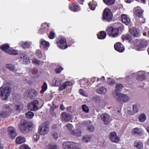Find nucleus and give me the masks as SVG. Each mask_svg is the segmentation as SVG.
Here are the masks:
<instances>
[{
  "label": "nucleus",
  "mask_w": 149,
  "mask_h": 149,
  "mask_svg": "<svg viewBox=\"0 0 149 149\" xmlns=\"http://www.w3.org/2000/svg\"><path fill=\"white\" fill-rule=\"evenodd\" d=\"M19 127L21 132L24 133H27L33 129L32 125L24 120H21Z\"/></svg>",
  "instance_id": "nucleus-1"
},
{
  "label": "nucleus",
  "mask_w": 149,
  "mask_h": 149,
  "mask_svg": "<svg viewBox=\"0 0 149 149\" xmlns=\"http://www.w3.org/2000/svg\"><path fill=\"white\" fill-rule=\"evenodd\" d=\"M13 109L11 105H4L3 107V111L0 112V119L6 117L9 113L11 112Z\"/></svg>",
  "instance_id": "nucleus-2"
},
{
  "label": "nucleus",
  "mask_w": 149,
  "mask_h": 149,
  "mask_svg": "<svg viewBox=\"0 0 149 149\" xmlns=\"http://www.w3.org/2000/svg\"><path fill=\"white\" fill-rule=\"evenodd\" d=\"M64 149H80L81 147L79 144L70 142H64L62 144Z\"/></svg>",
  "instance_id": "nucleus-3"
},
{
  "label": "nucleus",
  "mask_w": 149,
  "mask_h": 149,
  "mask_svg": "<svg viewBox=\"0 0 149 149\" xmlns=\"http://www.w3.org/2000/svg\"><path fill=\"white\" fill-rule=\"evenodd\" d=\"M114 96L116 99L117 102L122 103L125 102L129 100V97L127 95L125 94H114Z\"/></svg>",
  "instance_id": "nucleus-4"
},
{
  "label": "nucleus",
  "mask_w": 149,
  "mask_h": 149,
  "mask_svg": "<svg viewBox=\"0 0 149 149\" xmlns=\"http://www.w3.org/2000/svg\"><path fill=\"white\" fill-rule=\"evenodd\" d=\"M143 13V10L140 7H139L135 8L133 10L134 16L135 17H139L140 19H142L143 20L142 21L139 20V22L140 23H143L144 22L145 20L142 17Z\"/></svg>",
  "instance_id": "nucleus-5"
},
{
  "label": "nucleus",
  "mask_w": 149,
  "mask_h": 149,
  "mask_svg": "<svg viewBox=\"0 0 149 149\" xmlns=\"http://www.w3.org/2000/svg\"><path fill=\"white\" fill-rule=\"evenodd\" d=\"M56 44L59 48L62 49H65L67 48L65 39L63 37H59L57 38Z\"/></svg>",
  "instance_id": "nucleus-6"
},
{
  "label": "nucleus",
  "mask_w": 149,
  "mask_h": 149,
  "mask_svg": "<svg viewBox=\"0 0 149 149\" xmlns=\"http://www.w3.org/2000/svg\"><path fill=\"white\" fill-rule=\"evenodd\" d=\"M112 15L110 10L108 8H105L103 13V19L106 21L110 22L112 19Z\"/></svg>",
  "instance_id": "nucleus-7"
},
{
  "label": "nucleus",
  "mask_w": 149,
  "mask_h": 149,
  "mask_svg": "<svg viewBox=\"0 0 149 149\" xmlns=\"http://www.w3.org/2000/svg\"><path fill=\"white\" fill-rule=\"evenodd\" d=\"M107 31L108 34L113 37H117L119 35V31H118L117 28H114L112 26L109 27Z\"/></svg>",
  "instance_id": "nucleus-8"
},
{
  "label": "nucleus",
  "mask_w": 149,
  "mask_h": 149,
  "mask_svg": "<svg viewBox=\"0 0 149 149\" xmlns=\"http://www.w3.org/2000/svg\"><path fill=\"white\" fill-rule=\"evenodd\" d=\"M38 101L37 100H34L28 104V109L31 111H36L38 109Z\"/></svg>",
  "instance_id": "nucleus-9"
},
{
  "label": "nucleus",
  "mask_w": 149,
  "mask_h": 149,
  "mask_svg": "<svg viewBox=\"0 0 149 149\" xmlns=\"http://www.w3.org/2000/svg\"><path fill=\"white\" fill-rule=\"evenodd\" d=\"M109 138L110 141L115 143L118 142L120 140L119 137L115 132H111L109 135Z\"/></svg>",
  "instance_id": "nucleus-10"
},
{
  "label": "nucleus",
  "mask_w": 149,
  "mask_h": 149,
  "mask_svg": "<svg viewBox=\"0 0 149 149\" xmlns=\"http://www.w3.org/2000/svg\"><path fill=\"white\" fill-rule=\"evenodd\" d=\"M19 57L20 59V60L23 61L24 64H27L30 62V60L27 57V53L26 52H22L19 54Z\"/></svg>",
  "instance_id": "nucleus-11"
},
{
  "label": "nucleus",
  "mask_w": 149,
  "mask_h": 149,
  "mask_svg": "<svg viewBox=\"0 0 149 149\" xmlns=\"http://www.w3.org/2000/svg\"><path fill=\"white\" fill-rule=\"evenodd\" d=\"M49 130V128L45 125H44L39 127L38 132L40 135H44L48 132Z\"/></svg>",
  "instance_id": "nucleus-12"
},
{
  "label": "nucleus",
  "mask_w": 149,
  "mask_h": 149,
  "mask_svg": "<svg viewBox=\"0 0 149 149\" xmlns=\"http://www.w3.org/2000/svg\"><path fill=\"white\" fill-rule=\"evenodd\" d=\"M61 117L62 120L64 121H68L72 118L71 115L65 112H64L61 113Z\"/></svg>",
  "instance_id": "nucleus-13"
},
{
  "label": "nucleus",
  "mask_w": 149,
  "mask_h": 149,
  "mask_svg": "<svg viewBox=\"0 0 149 149\" xmlns=\"http://www.w3.org/2000/svg\"><path fill=\"white\" fill-rule=\"evenodd\" d=\"M131 132L134 135H137L141 136L143 134L144 131L141 129L136 127L132 130Z\"/></svg>",
  "instance_id": "nucleus-14"
},
{
  "label": "nucleus",
  "mask_w": 149,
  "mask_h": 149,
  "mask_svg": "<svg viewBox=\"0 0 149 149\" xmlns=\"http://www.w3.org/2000/svg\"><path fill=\"white\" fill-rule=\"evenodd\" d=\"M114 47L115 49L119 52H123L125 48L123 45L120 42H118L114 45Z\"/></svg>",
  "instance_id": "nucleus-15"
},
{
  "label": "nucleus",
  "mask_w": 149,
  "mask_h": 149,
  "mask_svg": "<svg viewBox=\"0 0 149 149\" xmlns=\"http://www.w3.org/2000/svg\"><path fill=\"white\" fill-rule=\"evenodd\" d=\"M121 18L122 22L126 25L130 23V19L129 17L126 14H123L121 15Z\"/></svg>",
  "instance_id": "nucleus-16"
},
{
  "label": "nucleus",
  "mask_w": 149,
  "mask_h": 149,
  "mask_svg": "<svg viewBox=\"0 0 149 149\" xmlns=\"http://www.w3.org/2000/svg\"><path fill=\"white\" fill-rule=\"evenodd\" d=\"M8 130L9 132V136L11 138L14 139L17 136L16 133L13 127H8Z\"/></svg>",
  "instance_id": "nucleus-17"
},
{
  "label": "nucleus",
  "mask_w": 149,
  "mask_h": 149,
  "mask_svg": "<svg viewBox=\"0 0 149 149\" xmlns=\"http://www.w3.org/2000/svg\"><path fill=\"white\" fill-rule=\"evenodd\" d=\"M11 88L9 86H6L3 85L0 88V93H10Z\"/></svg>",
  "instance_id": "nucleus-18"
},
{
  "label": "nucleus",
  "mask_w": 149,
  "mask_h": 149,
  "mask_svg": "<svg viewBox=\"0 0 149 149\" xmlns=\"http://www.w3.org/2000/svg\"><path fill=\"white\" fill-rule=\"evenodd\" d=\"M69 9L73 11H77L80 10V8L77 3H73L70 5Z\"/></svg>",
  "instance_id": "nucleus-19"
},
{
  "label": "nucleus",
  "mask_w": 149,
  "mask_h": 149,
  "mask_svg": "<svg viewBox=\"0 0 149 149\" xmlns=\"http://www.w3.org/2000/svg\"><path fill=\"white\" fill-rule=\"evenodd\" d=\"M40 45L41 48L47 49L49 46V43L43 39H41L40 41Z\"/></svg>",
  "instance_id": "nucleus-20"
},
{
  "label": "nucleus",
  "mask_w": 149,
  "mask_h": 149,
  "mask_svg": "<svg viewBox=\"0 0 149 149\" xmlns=\"http://www.w3.org/2000/svg\"><path fill=\"white\" fill-rule=\"evenodd\" d=\"M6 67L9 70L13 72H17L18 69L14 65L11 63H8L6 65Z\"/></svg>",
  "instance_id": "nucleus-21"
},
{
  "label": "nucleus",
  "mask_w": 149,
  "mask_h": 149,
  "mask_svg": "<svg viewBox=\"0 0 149 149\" xmlns=\"http://www.w3.org/2000/svg\"><path fill=\"white\" fill-rule=\"evenodd\" d=\"M139 44L137 45V47L140 48H143L146 47L147 46L148 42L145 39L139 40Z\"/></svg>",
  "instance_id": "nucleus-22"
},
{
  "label": "nucleus",
  "mask_w": 149,
  "mask_h": 149,
  "mask_svg": "<svg viewBox=\"0 0 149 149\" xmlns=\"http://www.w3.org/2000/svg\"><path fill=\"white\" fill-rule=\"evenodd\" d=\"M111 121L110 116L107 113L103 114V122L106 125L108 124Z\"/></svg>",
  "instance_id": "nucleus-23"
},
{
  "label": "nucleus",
  "mask_w": 149,
  "mask_h": 149,
  "mask_svg": "<svg viewBox=\"0 0 149 149\" xmlns=\"http://www.w3.org/2000/svg\"><path fill=\"white\" fill-rule=\"evenodd\" d=\"M130 33L132 36L134 37H138L139 36V30L134 27L130 29Z\"/></svg>",
  "instance_id": "nucleus-24"
},
{
  "label": "nucleus",
  "mask_w": 149,
  "mask_h": 149,
  "mask_svg": "<svg viewBox=\"0 0 149 149\" xmlns=\"http://www.w3.org/2000/svg\"><path fill=\"white\" fill-rule=\"evenodd\" d=\"M134 145L137 149H143V144L141 141H136L134 142Z\"/></svg>",
  "instance_id": "nucleus-25"
},
{
  "label": "nucleus",
  "mask_w": 149,
  "mask_h": 149,
  "mask_svg": "<svg viewBox=\"0 0 149 149\" xmlns=\"http://www.w3.org/2000/svg\"><path fill=\"white\" fill-rule=\"evenodd\" d=\"M9 45L7 44H5L1 46V49L4 52L8 53L10 48Z\"/></svg>",
  "instance_id": "nucleus-26"
},
{
  "label": "nucleus",
  "mask_w": 149,
  "mask_h": 149,
  "mask_svg": "<svg viewBox=\"0 0 149 149\" xmlns=\"http://www.w3.org/2000/svg\"><path fill=\"white\" fill-rule=\"evenodd\" d=\"M26 141L25 138L22 136H18L16 139V142L17 144H20L24 143Z\"/></svg>",
  "instance_id": "nucleus-27"
},
{
  "label": "nucleus",
  "mask_w": 149,
  "mask_h": 149,
  "mask_svg": "<svg viewBox=\"0 0 149 149\" xmlns=\"http://www.w3.org/2000/svg\"><path fill=\"white\" fill-rule=\"evenodd\" d=\"M49 25L46 23L42 24V27L40 29V31L42 33L46 32L49 28Z\"/></svg>",
  "instance_id": "nucleus-28"
},
{
  "label": "nucleus",
  "mask_w": 149,
  "mask_h": 149,
  "mask_svg": "<svg viewBox=\"0 0 149 149\" xmlns=\"http://www.w3.org/2000/svg\"><path fill=\"white\" fill-rule=\"evenodd\" d=\"M139 121L140 122H143L146 119V116L145 114L143 113L141 114L138 117Z\"/></svg>",
  "instance_id": "nucleus-29"
},
{
  "label": "nucleus",
  "mask_w": 149,
  "mask_h": 149,
  "mask_svg": "<svg viewBox=\"0 0 149 149\" xmlns=\"http://www.w3.org/2000/svg\"><path fill=\"white\" fill-rule=\"evenodd\" d=\"M70 133L73 135L77 137H80L81 135V132L79 131H74L72 130H71Z\"/></svg>",
  "instance_id": "nucleus-30"
},
{
  "label": "nucleus",
  "mask_w": 149,
  "mask_h": 149,
  "mask_svg": "<svg viewBox=\"0 0 149 149\" xmlns=\"http://www.w3.org/2000/svg\"><path fill=\"white\" fill-rule=\"evenodd\" d=\"M116 0H103V2L107 5L110 6L115 3Z\"/></svg>",
  "instance_id": "nucleus-31"
},
{
  "label": "nucleus",
  "mask_w": 149,
  "mask_h": 149,
  "mask_svg": "<svg viewBox=\"0 0 149 149\" xmlns=\"http://www.w3.org/2000/svg\"><path fill=\"white\" fill-rule=\"evenodd\" d=\"M122 37L124 40H127L129 42L132 40V37L129 34L123 35L122 36Z\"/></svg>",
  "instance_id": "nucleus-32"
},
{
  "label": "nucleus",
  "mask_w": 149,
  "mask_h": 149,
  "mask_svg": "<svg viewBox=\"0 0 149 149\" xmlns=\"http://www.w3.org/2000/svg\"><path fill=\"white\" fill-rule=\"evenodd\" d=\"M18 52L17 50H14L10 47L7 54L10 55H16L18 54Z\"/></svg>",
  "instance_id": "nucleus-33"
},
{
  "label": "nucleus",
  "mask_w": 149,
  "mask_h": 149,
  "mask_svg": "<svg viewBox=\"0 0 149 149\" xmlns=\"http://www.w3.org/2000/svg\"><path fill=\"white\" fill-rule=\"evenodd\" d=\"M93 1L91 2L88 3V5L90 9L92 10H94L96 6V3L95 2H93Z\"/></svg>",
  "instance_id": "nucleus-34"
},
{
  "label": "nucleus",
  "mask_w": 149,
  "mask_h": 149,
  "mask_svg": "<svg viewBox=\"0 0 149 149\" xmlns=\"http://www.w3.org/2000/svg\"><path fill=\"white\" fill-rule=\"evenodd\" d=\"M91 136L89 135H86L83 136V141L84 142L87 143L91 141Z\"/></svg>",
  "instance_id": "nucleus-35"
},
{
  "label": "nucleus",
  "mask_w": 149,
  "mask_h": 149,
  "mask_svg": "<svg viewBox=\"0 0 149 149\" xmlns=\"http://www.w3.org/2000/svg\"><path fill=\"white\" fill-rule=\"evenodd\" d=\"M146 75L144 74H141L138 75L137 78V79L139 81H142L145 79L146 78Z\"/></svg>",
  "instance_id": "nucleus-36"
},
{
  "label": "nucleus",
  "mask_w": 149,
  "mask_h": 149,
  "mask_svg": "<svg viewBox=\"0 0 149 149\" xmlns=\"http://www.w3.org/2000/svg\"><path fill=\"white\" fill-rule=\"evenodd\" d=\"M47 85L46 82H45L42 86V90L40 91V93H43L47 89Z\"/></svg>",
  "instance_id": "nucleus-37"
},
{
  "label": "nucleus",
  "mask_w": 149,
  "mask_h": 149,
  "mask_svg": "<svg viewBox=\"0 0 149 149\" xmlns=\"http://www.w3.org/2000/svg\"><path fill=\"white\" fill-rule=\"evenodd\" d=\"M123 87V85L120 84L116 85V91H120Z\"/></svg>",
  "instance_id": "nucleus-38"
},
{
  "label": "nucleus",
  "mask_w": 149,
  "mask_h": 149,
  "mask_svg": "<svg viewBox=\"0 0 149 149\" xmlns=\"http://www.w3.org/2000/svg\"><path fill=\"white\" fill-rule=\"evenodd\" d=\"M31 43L28 42H24L22 44V47L24 48H28L30 47Z\"/></svg>",
  "instance_id": "nucleus-39"
},
{
  "label": "nucleus",
  "mask_w": 149,
  "mask_h": 149,
  "mask_svg": "<svg viewBox=\"0 0 149 149\" xmlns=\"http://www.w3.org/2000/svg\"><path fill=\"white\" fill-rule=\"evenodd\" d=\"M98 88L96 90V92L97 93H101L102 91V86L101 84L97 86Z\"/></svg>",
  "instance_id": "nucleus-40"
},
{
  "label": "nucleus",
  "mask_w": 149,
  "mask_h": 149,
  "mask_svg": "<svg viewBox=\"0 0 149 149\" xmlns=\"http://www.w3.org/2000/svg\"><path fill=\"white\" fill-rule=\"evenodd\" d=\"M9 96V94H0V97L3 100H7Z\"/></svg>",
  "instance_id": "nucleus-41"
},
{
  "label": "nucleus",
  "mask_w": 149,
  "mask_h": 149,
  "mask_svg": "<svg viewBox=\"0 0 149 149\" xmlns=\"http://www.w3.org/2000/svg\"><path fill=\"white\" fill-rule=\"evenodd\" d=\"M25 115L27 118L30 119L33 118L34 116L33 113L31 111H29L26 113Z\"/></svg>",
  "instance_id": "nucleus-42"
},
{
  "label": "nucleus",
  "mask_w": 149,
  "mask_h": 149,
  "mask_svg": "<svg viewBox=\"0 0 149 149\" xmlns=\"http://www.w3.org/2000/svg\"><path fill=\"white\" fill-rule=\"evenodd\" d=\"M118 27L117 28L118 31H122L124 29V26L122 24L119 23Z\"/></svg>",
  "instance_id": "nucleus-43"
},
{
  "label": "nucleus",
  "mask_w": 149,
  "mask_h": 149,
  "mask_svg": "<svg viewBox=\"0 0 149 149\" xmlns=\"http://www.w3.org/2000/svg\"><path fill=\"white\" fill-rule=\"evenodd\" d=\"M72 84V83L70 81H65L63 84L65 88L68 86H71Z\"/></svg>",
  "instance_id": "nucleus-44"
},
{
  "label": "nucleus",
  "mask_w": 149,
  "mask_h": 149,
  "mask_svg": "<svg viewBox=\"0 0 149 149\" xmlns=\"http://www.w3.org/2000/svg\"><path fill=\"white\" fill-rule=\"evenodd\" d=\"M82 108L83 111L86 113L89 112V109L88 107L85 104L83 105L82 106Z\"/></svg>",
  "instance_id": "nucleus-45"
},
{
  "label": "nucleus",
  "mask_w": 149,
  "mask_h": 149,
  "mask_svg": "<svg viewBox=\"0 0 149 149\" xmlns=\"http://www.w3.org/2000/svg\"><path fill=\"white\" fill-rule=\"evenodd\" d=\"M36 54L39 58H41L42 57V54L40 50H37L36 52Z\"/></svg>",
  "instance_id": "nucleus-46"
},
{
  "label": "nucleus",
  "mask_w": 149,
  "mask_h": 149,
  "mask_svg": "<svg viewBox=\"0 0 149 149\" xmlns=\"http://www.w3.org/2000/svg\"><path fill=\"white\" fill-rule=\"evenodd\" d=\"M32 63L34 64L38 65L41 63V62L36 58H34L32 60Z\"/></svg>",
  "instance_id": "nucleus-47"
},
{
  "label": "nucleus",
  "mask_w": 149,
  "mask_h": 149,
  "mask_svg": "<svg viewBox=\"0 0 149 149\" xmlns=\"http://www.w3.org/2000/svg\"><path fill=\"white\" fill-rule=\"evenodd\" d=\"M54 83L55 86H58L60 85L61 83V82L60 79H56L54 80Z\"/></svg>",
  "instance_id": "nucleus-48"
},
{
  "label": "nucleus",
  "mask_w": 149,
  "mask_h": 149,
  "mask_svg": "<svg viewBox=\"0 0 149 149\" xmlns=\"http://www.w3.org/2000/svg\"><path fill=\"white\" fill-rule=\"evenodd\" d=\"M122 4L120 3L114 6L113 7V8L115 10H117L118 9H120L121 8H122Z\"/></svg>",
  "instance_id": "nucleus-49"
},
{
  "label": "nucleus",
  "mask_w": 149,
  "mask_h": 149,
  "mask_svg": "<svg viewBox=\"0 0 149 149\" xmlns=\"http://www.w3.org/2000/svg\"><path fill=\"white\" fill-rule=\"evenodd\" d=\"M55 34L53 31H51L49 35V37L50 39H53L55 37Z\"/></svg>",
  "instance_id": "nucleus-50"
},
{
  "label": "nucleus",
  "mask_w": 149,
  "mask_h": 149,
  "mask_svg": "<svg viewBox=\"0 0 149 149\" xmlns=\"http://www.w3.org/2000/svg\"><path fill=\"white\" fill-rule=\"evenodd\" d=\"M88 82V80L87 79H84L81 80L80 83L81 84L86 85Z\"/></svg>",
  "instance_id": "nucleus-51"
},
{
  "label": "nucleus",
  "mask_w": 149,
  "mask_h": 149,
  "mask_svg": "<svg viewBox=\"0 0 149 149\" xmlns=\"http://www.w3.org/2000/svg\"><path fill=\"white\" fill-rule=\"evenodd\" d=\"M138 111V109L137 105H134L133 106V111L134 113V114L137 113Z\"/></svg>",
  "instance_id": "nucleus-52"
},
{
  "label": "nucleus",
  "mask_w": 149,
  "mask_h": 149,
  "mask_svg": "<svg viewBox=\"0 0 149 149\" xmlns=\"http://www.w3.org/2000/svg\"><path fill=\"white\" fill-rule=\"evenodd\" d=\"M23 107V106L22 104L17 105L16 106V109L19 111H21Z\"/></svg>",
  "instance_id": "nucleus-53"
},
{
  "label": "nucleus",
  "mask_w": 149,
  "mask_h": 149,
  "mask_svg": "<svg viewBox=\"0 0 149 149\" xmlns=\"http://www.w3.org/2000/svg\"><path fill=\"white\" fill-rule=\"evenodd\" d=\"M53 138L55 139H57L58 137V134L55 132H53L51 134Z\"/></svg>",
  "instance_id": "nucleus-54"
},
{
  "label": "nucleus",
  "mask_w": 149,
  "mask_h": 149,
  "mask_svg": "<svg viewBox=\"0 0 149 149\" xmlns=\"http://www.w3.org/2000/svg\"><path fill=\"white\" fill-rule=\"evenodd\" d=\"M88 130L90 132H92L94 131V127L92 125H89L88 127H87Z\"/></svg>",
  "instance_id": "nucleus-55"
},
{
  "label": "nucleus",
  "mask_w": 149,
  "mask_h": 149,
  "mask_svg": "<svg viewBox=\"0 0 149 149\" xmlns=\"http://www.w3.org/2000/svg\"><path fill=\"white\" fill-rule=\"evenodd\" d=\"M49 149H57V146L55 144H51L49 146Z\"/></svg>",
  "instance_id": "nucleus-56"
},
{
  "label": "nucleus",
  "mask_w": 149,
  "mask_h": 149,
  "mask_svg": "<svg viewBox=\"0 0 149 149\" xmlns=\"http://www.w3.org/2000/svg\"><path fill=\"white\" fill-rule=\"evenodd\" d=\"M21 149H31L27 145H22L20 147Z\"/></svg>",
  "instance_id": "nucleus-57"
},
{
  "label": "nucleus",
  "mask_w": 149,
  "mask_h": 149,
  "mask_svg": "<svg viewBox=\"0 0 149 149\" xmlns=\"http://www.w3.org/2000/svg\"><path fill=\"white\" fill-rule=\"evenodd\" d=\"M54 107H51L50 108V111L51 113H52V115L53 116H55L56 114L55 113L54 111Z\"/></svg>",
  "instance_id": "nucleus-58"
},
{
  "label": "nucleus",
  "mask_w": 149,
  "mask_h": 149,
  "mask_svg": "<svg viewBox=\"0 0 149 149\" xmlns=\"http://www.w3.org/2000/svg\"><path fill=\"white\" fill-rule=\"evenodd\" d=\"M33 139L36 141H38L39 139V136L37 134H35L33 136Z\"/></svg>",
  "instance_id": "nucleus-59"
},
{
  "label": "nucleus",
  "mask_w": 149,
  "mask_h": 149,
  "mask_svg": "<svg viewBox=\"0 0 149 149\" xmlns=\"http://www.w3.org/2000/svg\"><path fill=\"white\" fill-rule=\"evenodd\" d=\"M102 31H101L100 33L97 34V38L99 39H102Z\"/></svg>",
  "instance_id": "nucleus-60"
},
{
  "label": "nucleus",
  "mask_w": 149,
  "mask_h": 149,
  "mask_svg": "<svg viewBox=\"0 0 149 149\" xmlns=\"http://www.w3.org/2000/svg\"><path fill=\"white\" fill-rule=\"evenodd\" d=\"M66 127L67 128V129L70 131V130H72V125L70 123L66 125Z\"/></svg>",
  "instance_id": "nucleus-61"
},
{
  "label": "nucleus",
  "mask_w": 149,
  "mask_h": 149,
  "mask_svg": "<svg viewBox=\"0 0 149 149\" xmlns=\"http://www.w3.org/2000/svg\"><path fill=\"white\" fill-rule=\"evenodd\" d=\"M28 93H36V91L34 89H31L28 91Z\"/></svg>",
  "instance_id": "nucleus-62"
},
{
  "label": "nucleus",
  "mask_w": 149,
  "mask_h": 149,
  "mask_svg": "<svg viewBox=\"0 0 149 149\" xmlns=\"http://www.w3.org/2000/svg\"><path fill=\"white\" fill-rule=\"evenodd\" d=\"M63 68H59L56 69V72L57 73H60L61 71L63 70Z\"/></svg>",
  "instance_id": "nucleus-63"
},
{
  "label": "nucleus",
  "mask_w": 149,
  "mask_h": 149,
  "mask_svg": "<svg viewBox=\"0 0 149 149\" xmlns=\"http://www.w3.org/2000/svg\"><path fill=\"white\" fill-rule=\"evenodd\" d=\"M59 108L62 111H64L65 109L64 105L62 104L60 105Z\"/></svg>",
  "instance_id": "nucleus-64"
}]
</instances>
